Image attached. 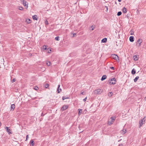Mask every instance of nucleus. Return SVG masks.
<instances>
[{
  "instance_id": "f257e3e1",
  "label": "nucleus",
  "mask_w": 146,
  "mask_h": 146,
  "mask_svg": "<svg viewBox=\"0 0 146 146\" xmlns=\"http://www.w3.org/2000/svg\"><path fill=\"white\" fill-rule=\"evenodd\" d=\"M102 90L98 89L94 90L93 92V93L95 94H100L102 93Z\"/></svg>"
},
{
  "instance_id": "f03ea898",
  "label": "nucleus",
  "mask_w": 146,
  "mask_h": 146,
  "mask_svg": "<svg viewBox=\"0 0 146 146\" xmlns=\"http://www.w3.org/2000/svg\"><path fill=\"white\" fill-rule=\"evenodd\" d=\"M145 117L141 119L139 122V128H140L142 126L143 124L145 123Z\"/></svg>"
},
{
  "instance_id": "7ed1b4c3",
  "label": "nucleus",
  "mask_w": 146,
  "mask_h": 146,
  "mask_svg": "<svg viewBox=\"0 0 146 146\" xmlns=\"http://www.w3.org/2000/svg\"><path fill=\"white\" fill-rule=\"evenodd\" d=\"M21 2L23 4V5L25 7H26L27 8H28V3H27H27L26 1H25V0H21Z\"/></svg>"
},
{
  "instance_id": "20e7f679",
  "label": "nucleus",
  "mask_w": 146,
  "mask_h": 146,
  "mask_svg": "<svg viewBox=\"0 0 146 146\" xmlns=\"http://www.w3.org/2000/svg\"><path fill=\"white\" fill-rule=\"evenodd\" d=\"M68 107V106L67 105H66L63 106L61 110L62 111H64L67 109Z\"/></svg>"
},
{
  "instance_id": "39448f33",
  "label": "nucleus",
  "mask_w": 146,
  "mask_h": 146,
  "mask_svg": "<svg viewBox=\"0 0 146 146\" xmlns=\"http://www.w3.org/2000/svg\"><path fill=\"white\" fill-rule=\"evenodd\" d=\"M5 128L6 129V131L9 134H12V132H10L11 130L9 128V127H5Z\"/></svg>"
},
{
  "instance_id": "423d86ee",
  "label": "nucleus",
  "mask_w": 146,
  "mask_h": 146,
  "mask_svg": "<svg viewBox=\"0 0 146 146\" xmlns=\"http://www.w3.org/2000/svg\"><path fill=\"white\" fill-rule=\"evenodd\" d=\"M112 57L115 60H117V59H119L118 56L117 55H115V54H112Z\"/></svg>"
},
{
  "instance_id": "0eeeda50",
  "label": "nucleus",
  "mask_w": 146,
  "mask_h": 146,
  "mask_svg": "<svg viewBox=\"0 0 146 146\" xmlns=\"http://www.w3.org/2000/svg\"><path fill=\"white\" fill-rule=\"evenodd\" d=\"M60 85H58V87L57 90V91L58 93H60V91L62 90V89L61 88H60Z\"/></svg>"
},
{
  "instance_id": "6e6552de",
  "label": "nucleus",
  "mask_w": 146,
  "mask_h": 146,
  "mask_svg": "<svg viewBox=\"0 0 146 146\" xmlns=\"http://www.w3.org/2000/svg\"><path fill=\"white\" fill-rule=\"evenodd\" d=\"M109 81H114L115 82H116L117 81V80H116V79L115 78H110L109 79Z\"/></svg>"
},
{
  "instance_id": "1a4fd4ad",
  "label": "nucleus",
  "mask_w": 146,
  "mask_h": 146,
  "mask_svg": "<svg viewBox=\"0 0 146 146\" xmlns=\"http://www.w3.org/2000/svg\"><path fill=\"white\" fill-rule=\"evenodd\" d=\"M129 40L131 42H132L134 40V37L133 36H131L129 37Z\"/></svg>"
},
{
  "instance_id": "9d476101",
  "label": "nucleus",
  "mask_w": 146,
  "mask_h": 146,
  "mask_svg": "<svg viewBox=\"0 0 146 146\" xmlns=\"http://www.w3.org/2000/svg\"><path fill=\"white\" fill-rule=\"evenodd\" d=\"M142 39H139L137 41V42H139V46H140L141 45V43H142Z\"/></svg>"
},
{
  "instance_id": "9b49d317",
  "label": "nucleus",
  "mask_w": 146,
  "mask_h": 146,
  "mask_svg": "<svg viewBox=\"0 0 146 146\" xmlns=\"http://www.w3.org/2000/svg\"><path fill=\"white\" fill-rule=\"evenodd\" d=\"M122 12L123 13H126L127 12V9L125 7H124L122 9Z\"/></svg>"
},
{
  "instance_id": "f8f14e48",
  "label": "nucleus",
  "mask_w": 146,
  "mask_h": 146,
  "mask_svg": "<svg viewBox=\"0 0 146 146\" xmlns=\"http://www.w3.org/2000/svg\"><path fill=\"white\" fill-rule=\"evenodd\" d=\"M106 77L107 76L106 75H103L101 78V80L103 81L106 78Z\"/></svg>"
},
{
  "instance_id": "ddd939ff",
  "label": "nucleus",
  "mask_w": 146,
  "mask_h": 146,
  "mask_svg": "<svg viewBox=\"0 0 146 146\" xmlns=\"http://www.w3.org/2000/svg\"><path fill=\"white\" fill-rule=\"evenodd\" d=\"M15 108V105L14 104H12L11 106V110L13 111Z\"/></svg>"
},
{
  "instance_id": "4468645a",
  "label": "nucleus",
  "mask_w": 146,
  "mask_h": 146,
  "mask_svg": "<svg viewBox=\"0 0 146 146\" xmlns=\"http://www.w3.org/2000/svg\"><path fill=\"white\" fill-rule=\"evenodd\" d=\"M134 60H137L138 59V57L137 55H135L133 56Z\"/></svg>"
},
{
  "instance_id": "2eb2a0df",
  "label": "nucleus",
  "mask_w": 146,
  "mask_h": 146,
  "mask_svg": "<svg viewBox=\"0 0 146 146\" xmlns=\"http://www.w3.org/2000/svg\"><path fill=\"white\" fill-rule=\"evenodd\" d=\"M107 41V39L106 38H104L101 40L102 42H104V43L106 42Z\"/></svg>"
},
{
  "instance_id": "dca6fc26",
  "label": "nucleus",
  "mask_w": 146,
  "mask_h": 146,
  "mask_svg": "<svg viewBox=\"0 0 146 146\" xmlns=\"http://www.w3.org/2000/svg\"><path fill=\"white\" fill-rule=\"evenodd\" d=\"M78 115H81V114L82 113V109H78Z\"/></svg>"
},
{
  "instance_id": "f3484780",
  "label": "nucleus",
  "mask_w": 146,
  "mask_h": 146,
  "mask_svg": "<svg viewBox=\"0 0 146 146\" xmlns=\"http://www.w3.org/2000/svg\"><path fill=\"white\" fill-rule=\"evenodd\" d=\"M113 123V120H112L111 119L110 120H109L108 121V124L109 125H111V124H112Z\"/></svg>"
},
{
  "instance_id": "a211bd4d",
  "label": "nucleus",
  "mask_w": 146,
  "mask_h": 146,
  "mask_svg": "<svg viewBox=\"0 0 146 146\" xmlns=\"http://www.w3.org/2000/svg\"><path fill=\"white\" fill-rule=\"evenodd\" d=\"M26 22L28 24H29L31 23V20L29 19H26Z\"/></svg>"
},
{
  "instance_id": "6ab92c4d",
  "label": "nucleus",
  "mask_w": 146,
  "mask_h": 146,
  "mask_svg": "<svg viewBox=\"0 0 146 146\" xmlns=\"http://www.w3.org/2000/svg\"><path fill=\"white\" fill-rule=\"evenodd\" d=\"M31 144L33 146L35 145V142L33 140H31L30 141Z\"/></svg>"
},
{
  "instance_id": "aec40b11",
  "label": "nucleus",
  "mask_w": 146,
  "mask_h": 146,
  "mask_svg": "<svg viewBox=\"0 0 146 146\" xmlns=\"http://www.w3.org/2000/svg\"><path fill=\"white\" fill-rule=\"evenodd\" d=\"M32 18L33 19L37 20V15H35L32 16Z\"/></svg>"
},
{
  "instance_id": "412c9836",
  "label": "nucleus",
  "mask_w": 146,
  "mask_h": 146,
  "mask_svg": "<svg viewBox=\"0 0 146 146\" xmlns=\"http://www.w3.org/2000/svg\"><path fill=\"white\" fill-rule=\"evenodd\" d=\"M136 73V71L134 69H133L131 71V73L132 74H134Z\"/></svg>"
},
{
  "instance_id": "4be33fe9",
  "label": "nucleus",
  "mask_w": 146,
  "mask_h": 146,
  "mask_svg": "<svg viewBox=\"0 0 146 146\" xmlns=\"http://www.w3.org/2000/svg\"><path fill=\"white\" fill-rule=\"evenodd\" d=\"M113 94V93L112 92H109L108 94V96L110 97L112 96Z\"/></svg>"
},
{
  "instance_id": "5701e85b",
  "label": "nucleus",
  "mask_w": 146,
  "mask_h": 146,
  "mask_svg": "<svg viewBox=\"0 0 146 146\" xmlns=\"http://www.w3.org/2000/svg\"><path fill=\"white\" fill-rule=\"evenodd\" d=\"M139 77L138 76H137L134 79V81L136 82L137 81V80L139 78Z\"/></svg>"
},
{
  "instance_id": "b1692460",
  "label": "nucleus",
  "mask_w": 146,
  "mask_h": 146,
  "mask_svg": "<svg viewBox=\"0 0 146 146\" xmlns=\"http://www.w3.org/2000/svg\"><path fill=\"white\" fill-rule=\"evenodd\" d=\"M46 63L47 65L48 66H50L51 64V62L50 61H47Z\"/></svg>"
},
{
  "instance_id": "393cba45",
  "label": "nucleus",
  "mask_w": 146,
  "mask_h": 146,
  "mask_svg": "<svg viewBox=\"0 0 146 146\" xmlns=\"http://www.w3.org/2000/svg\"><path fill=\"white\" fill-rule=\"evenodd\" d=\"M122 14V13L121 11H119L117 13V15L118 16H119L121 15Z\"/></svg>"
},
{
  "instance_id": "a878e982",
  "label": "nucleus",
  "mask_w": 146,
  "mask_h": 146,
  "mask_svg": "<svg viewBox=\"0 0 146 146\" xmlns=\"http://www.w3.org/2000/svg\"><path fill=\"white\" fill-rule=\"evenodd\" d=\"M33 89L36 90H38V88L36 86H35L33 87Z\"/></svg>"
},
{
  "instance_id": "bb28decb",
  "label": "nucleus",
  "mask_w": 146,
  "mask_h": 146,
  "mask_svg": "<svg viewBox=\"0 0 146 146\" xmlns=\"http://www.w3.org/2000/svg\"><path fill=\"white\" fill-rule=\"evenodd\" d=\"M111 118L112 120H113V121H114L115 120V119H116V117L115 116H113V117H111Z\"/></svg>"
},
{
  "instance_id": "cd10ccee",
  "label": "nucleus",
  "mask_w": 146,
  "mask_h": 146,
  "mask_svg": "<svg viewBox=\"0 0 146 146\" xmlns=\"http://www.w3.org/2000/svg\"><path fill=\"white\" fill-rule=\"evenodd\" d=\"M49 85L47 84H46L44 85V86L46 88H47L48 87Z\"/></svg>"
},
{
  "instance_id": "c85d7f7f",
  "label": "nucleus",
  "mask_w": 146,
  "mask_h": 146,
  "mask_svg": "<svg viewBox=\"0 0 146 146\" xmlns=\"http://www.w3.org/2000/svg\"><path fill=\"white\" fill-rule=\"evenodd\" d=\"M68 98H68V97H66L65 96H63L62 98V99L63 100H64L65 99H68Z\"/></svg>"
},
{
  "instance_id": "c756f323",
  "label": "nucleus",
  "mask_w": 146,
  "mask_h": 146,
  "mask_svg": "<svg viewBox=\"0 0 146 146\" xmlns=\"http://www.w3.org/2000/svg\"><path fill=\"white\" fill-rule=\"evenodd\" d=\"M90 28H92L91 30L92 31L95 28V27L93 25H92L90 27Z\"/></svg>"
},
{
  "instance_id": "7c9ffc66",
  "label": "nucleus",
  "mask_w": 146,
  "mask_h": 146,
  "mask_svg": "<svg viewBox=\"0 0 146 146\" xmlns=\"http://www.w3.org/2000/svg\"><path fill=\"white\" fill-rule=\"evenodd\" d=\"M126 131V129H123V132H122V133L123 132V134H124L125 133Z\"/></svg>"
},
{
  "instance_id": "2f4dec72",
  "label": "nucleus",
  "mask_w": 146,
  "mask_h": 146,
  "mask_svg": "<svg viewBox=\"0 0 146 146\" xmlns=\"http://www.w3.org/2000/svg\"><path fill=\"white\" fill-rule=\"evenodd\" d=\"M59 36H56L55 38V40H56L58 41V40H59Z\"/></svg>"
},
{
  "instance_id": "473e14b6",
  "label": "nucleus",
  "mask_w": 146,
  "mask_h": 146,
  "mask_svg": "<svg viewBox=\"0 0 146 146\" xmlns=\"http://www.w3.org/2000/svg\"><path fill=\"white\" fill-rule=\"evenodd\" d=\"M19 10H22L23 9V8L21 7H20L19 8Z\"/></svg>"
},
{
  "instance_id": "72a5a7b5",
  "label": "nucleus",
  "mask_w": 146,
  "mask_h": 146,
  "mask_svg": "<svg viewBox=\"0 0 146 146\" xmlns=\"http://www.w3.org/2000/svg\"><path fill=\"white\" fill-rule=\"evenodd\" d=\"M45 24L46 25H48V23L47 20L45 21Z\"/></svg>"
},
{
  "instance_id": "f704fd0d",
  "label": "nucleus",
  "mask_w": 146,
  "mask_h": 146,
  "mask_svg": "<svg viewBox=\"0 0 146 146\" xmlns=\"http://www.w3.org/2000/svg\"><path fill=\"white\" fill-rule=\"evenodd\" d=\"M43 48L45 50H46V49H47V50L48 49H47L46 48V46H43Z\"/></svg>"
},
{
  "instance_id": "c9c22d12",
  "label": "nucleus",
  "mask_w": 146,
  "mask_h": 146,
  "mask_svg": "<svg viewBox=\"0 0 146 146\" xmlns=\"http://www.w3.org/2000/svg\"><path fill=\"white\" fill-rule=\"evenodd\" d=\"M16 80L15 78H13L12 80V82H14L16 81Z\"/></svg>"
},
{
  "instance_id": "e433bc0d",
  "label": "nucleus",
  "mask_w": 146,
  "mask_h": 146,
  "mask_svg": "<svg viewBox=\"0 0 146 146\" xmlns=\"http://www.w3.org/2000/svg\"><path fill=\"white\" fill-rule=\"evenodd\" d=\"M85 93L84 92H82L81 93V94H82L83 95H85Z\"/></svg>"
},
{
  "instance_id": "4c0bfd02",
  "label": "nucleus",
  "mask_w": 146,
  "mask_h": 146,
  "mask_svg": "<svg viewBox=\"0 0 146 146\" xmlns=\"http://www.w3.org/2000/svg\"><path fill=\"white\" fill-rule=\"evenodd\" d=\"M110 68L113 70H114V68L113 67H110Z\"/></svg>"
},
{
  "instance_id": "58836bf2",
  "label": "nucleus",
  "mask_w": 146,
  "mask_h": 146,
  "mask_svg": "<svg viewBox=\"0 0 146 146\" xmlns=\"http://www.w3.org/2000/svg\"><path fill=\"white\" fill-rule=\"evenodd\" d=\"M87 97L85 98L84 99H83V101L84 102H85L86 100Z\"/></svg>"
},
{
  "instance_id": "ea45409f",
  "label": "nucleus",
  "mask_w": 146,
  "mask_h": 146,
  "mask_svg": "<svg viewBox=\"0 0 146 146\" xmlns=\"http://www.w3.org/2000/svg\"><path fill=\"white\" fill-rule=\"evenodd\" d=\"M105 7L106 8L107 10V11L108 9V8L107 6H105Z\"/></svg>"
},
{
  "instance_id": "a19ab883",
  "label": "nucleus",
  "mask_w": 146,
  "mask_h": 146,
  "mask_svg": "<svg viewBox=\"0 0 146 146\" xmlns=\"http://www.w3.org/2000/svg\"><path fill=\"white\" fill-rule=\"evenodd\" d=\"M47 50H48V53H50V52L51 51V50L50 49L49 50L48 49Z\"/></svg>"
},
{
  "instance_id": "79ce46f5",
  "label": "nucleus",
  "mask_w": 146,
  "mask_h": 146,
  "mask_svg": "<svg viewBox=\"0 0 146 146\" xmlns=\"http://www.w3.org/2000/svg\"><path fill=\"white\" fill-rule=\"evenodd\" d=\"M111 83L110 84H115L116 83Z\"/></svg>"
},
{
  "instance_id": "37998d69",
  "label": "nucleus",
  "mask_w": 146,
  "mask_h": 146,
  "mask_svg": "<svg viewBox=\"0 0 146 146\" xmlns=\"http://www.w3.org/2000/svg\"><path fill=\"white\" fill-rule=\"evenodd\" d=\"M28 135H27L26 136V141H27L28 139Z\"/></svg>"
},
{
  "instance_id": "c03bdc74",
  "label": "nucleus",
  "mask_w": 146,
  "mask_h": 146,
  "mask_svg": "<svg viewBox=\"0 0 146 146\" xmlns=\"http://www.w3.org/2000/svg\"><path fill=\"white\" fill-rule=\"evenodd\" d=\"M131 31V35H133V32L132 31Z\"/></svg>"
},
{
  "instance_id": "a18cd8bd",
  "label": "nucleus",
  "mask_w": 146,
  "mask_h": 146,
  "mask_svg": "<svg viewBox=\"0 0 146 146\" xmlns=\"http://www.w3.org/2000/svg\"><path fill=\"white\" fill-rule=\"evenodd\" d=\"M76 35V33H74L73 34V36H74L75 35Z\"/></svg>"
},
{
  "instance_id": "49530a36",
  "label": "nucleus",
  "mask_w": 146,
  "mask_h": 146,
  "mask_svg": "<svg viewBox=\"0 0 146 146\" xmlns=\"http://www.w3.org/2000/svg\"><path fill=\"white\" fill-rule=\"evenodd\" d=\"M118 146H123V145L121 144V145H119Z\"/></svg>"
},
{
  "instance_id": "de8ad7c7",
  "label": "nucleus",
  "mask_w": 146,
  "mask_h": 146,
  "mask_svg": "<svg viewBox=\"0 0 146 146\" xmlns=\"http://www.w3.org/2000/svg\"><path fill=\"white\" fill-rule=\"evenodd\" d=\"M118 1L119 2H120L121 1V0H118Z\"/></svg>"
},
{
  "instance_id": "09e8293b",
  "label": "nucleus",
  "mask_w": 146,
  "mask_h": 146,
  "mask_svg": "<svg viewBox=\"0 0 146 146\" xmlns=\"http://www.w3.org/2000/svg\"><path fill=\"white\" fill-rule=\"evenodd\" d=\"M44 115L42 113V114H41V116H43Z\"/></svg>"
},
{
  "instance_id": "8fccbe9b",
  "label": "nucleus",
  "mask_w": 146,
  "mask_h": 146,
  "mask_svg": "<svg viewBox=\"0 0 146 146\" xmlns=\"http://www.w3.org/2000/svg\"><path fill=\"white\" fill-rule=\"evenodd\" d=\"M45 69V68L44 67H43V69H42V70H44Z\"/></svg>"
}]
</instances>
